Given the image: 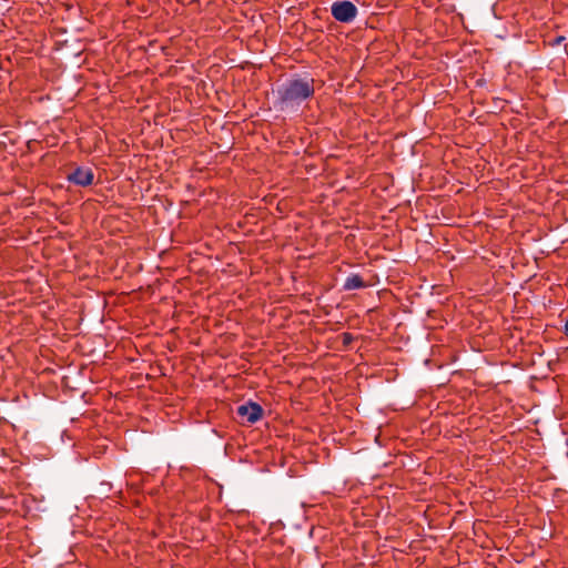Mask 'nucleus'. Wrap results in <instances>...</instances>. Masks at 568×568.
Listing matches in <instances>:
<instances>
[{"mask_svg":"<svg viewBox=\"0 0 568 568\" xmlns=\"http://www.w3.org/2000/svg\"><path fill=\"white\" fill-rule=\"evenodd\" d=\"M314 80L297 78L286 81L278 89V102L282 110L294 109L314 94Z\"/></svg>","mask_w":568,"mask_h":568,"instance_id":"obj_1","label":"nucleus"},{"mask_svg":"<svg viewBox=\"0 0 568 568\" xmlns=\"http://www.w3.org/2000/svg\"><path fill=\"white\" fill-rule=\"evenodd\" d=\"M331 13L336 21L349 23L356 18L358 10L353 2L344 0L334 2Z\"/></svg>","mask_w":568,"mask_h":568,"instance_id":"obj_2","label":"nucleus"},{"mask_svg":"<svg viewBox=\"0 0 568 568\" xmlns=\"http://www.w3.org/2000/svg\"><path fill=\"white\" fill-rule=\"evenodd\" d=\"M237 416L243 424L252 425L263 416V408L257 403L248 402L237 407Z\"/></svg>","mask_w":568,"mask_h":568,"instance_id":"obj_3","label":"nucleus"},{"mask_svg":"<svg viewBox=\"0 0 568 568\" xmlns=\"http://www.w3.org/2000/svg\"><path fill=\"white\" fill-rule=\"evenodd\" d=\"M68 181L79 185V186H89L93 183L94 173L90 168H77L72 173L68 175Z\"/></svg>","mask_w":568,"mask_h":568,"instance_id":"obj_4","label":"nucleus"},{"mask_svg":"<svg viewBox=\"0 0 568 568\" xmlns=\"http://www.w3.org/2000/svg\"><path fill=\"white\" fill-rule=\"evenodd\" d=\"M363 287H366V284L363 281L362 276L358 274H351L349 276H347L343 285V288L345 291H353Z\"/></svg>","mask_w":568,"mask_h":568,"instance_id":"obj_5","label":"nucleus"},{"mask_svg":"<svg viewBox=\"0 0 568 568\" xmlns=\"http://www.w3.org/2000/svg\"><path fill=\"white\" fill-rule=\"evenodd\" d=\"M564 41H565V37L559 36V37H556L552 41H550L549 44L551 47H556V45L561 44Z\"/></svg>","mask_w":568,"mask_h":568,"instance_id":"obj_6","label":"nucleus"}]
</instances>
